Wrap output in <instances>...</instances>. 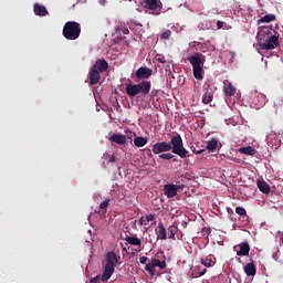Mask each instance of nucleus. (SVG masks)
Segmentation results:
<instances>
[{
    "label": "nucleus",
    "instance_id": "f257e3e1",
    "mask_svg": "<svg viewBox=\"0 0 283 283\" xmlns=\"http://www.w3.org/2000/svg\"><path fill=\"white\" fill-rule=\"evenodd\" d=\"M151 151L158 156L168 151H172V154H176V156H180L181 158H187V156H189V150L185 148L182 136H180V134L172 135L170 142L156 143L153 145Z\"/></svg>",
    "mask_w": 283,
    "mask_h": 283
},
{
    "label": "nucleus",
    "instance_id": "f03ea898",
    "mask_svg": "<svg viewBox=\"0 0 283 283\" xmlns=\"http://www.w3.org/2000/svg\"><path fill=\"white\" fill-rule=\"evenodd\" d=\"M189 63L192 65V73L197 81H202L205 74V61L207 57L202 53H196L188 57Z\"/></svg>",
    "mask_w": 283,
    "mask_h": 283
},
{
    "label": "nucleus",
    "instance_id": "7ed1b4c3",
    "mask_svg": "<svg viewBox=\"0 0 283 283\" xmlns=\"http://www.w3.org/2000/svg\"><path fill=\"white\" fill-rule=\"evenodd\" d=\"M151 92V82L147 80H143L138 84H127L126 85V94L127 96L134 97L142 94V96H147Z\"/></svg>",
    "mask_w": 283,
    "mask_h": 283
},
{
    "label": "nucleus",
    "instance_id": "20e7f679",
    "mask_svg": "<svg viewBox=\"0 0 283 283\" xmlns=\"http://www.w3.org/2000/svg\"><path fill=\"white\" fill-rule=\"evenodd\" d=\"M62 34L67 41H76L81 36V23L69 21L64 24Z\"/></svg>",
    "mask_w": 283,
    "mask_h": 283
},
{
    "label": "nucleus",
    "instance_id": "39448f33",
    "mask_svg": "<svg viewBox=\"0 0 283 283\" xmlns=\"http://www.w3.org/2000/svg\"><path fill=\"white\" fill-rule=\"evenodd\" d=\"M118 260H120V256H117L114 252H108L106 254V264L103 270V280H109V277L114 275Z\"/></svg>",
    "mask_w": 283,
    "mask_h": 283
},
{
    "label": "nucleus",
    "instance_id": "423d86ee",
    "mask_svg": "<svg viewBox=\"0 0 283 283\" xmlns=\"http://www.w3.org/2000/svg\"><path fill=\"white\" fill-rule=\"evenodd\" d=\"M260 46L262 50H275V48H280V35H271L263 42H260Z\"/></svg>",
    "mask_w": 283,
    "mask_h": 283
},
{
    "label": "nucleus",
    "instance_id": "0eeeda50",
    "mask_svg": "<svg viewBox=\"0 0 283 283\" xmlns=\"http://www.w3.org/2000/svg\"><path fill=\"white\" fill-rule=\"evenodd\" d=\"M180 189H185V185L166 184L164 186V193L167 196V198H176Z\"/></svg>",
    "mask_w": 283,
    "mask_h": 283
},
{
    "label": "nucleus",
    "instance_id": "6e6552de",
    "mask_svg": "<svg viewBox=\"0 0 283 283\" xmlns=\"http://www.w3.org/2000/svg\"><path fill=\"white\" fill-rule=\"evenodd\" d=\"M153 74H154V70H151V69H149L147 66H140L135 72V78L137 81H147V78H150Z\"/></svg>",
    "mask_w": 283,
    "mask_h": 283
},
{
    "label": "nucleus",
    "instance_id": "1a4fd4ad",
    "mask_svg": "<svg viewBox=\"0 0 283 283\" xmlns=\"http://www.w3.org/2000/svg\"><path fill=\"white\" fill-rule=\"evenodd\" d=\"M145 8H147V10H153L154 14H160L163 4L160 3V0H145Z\"/></svg>",
    "mask_w": 283,
    "mask_h": 283
},
{
    "label": "nucleus",
    "instance_id": "9d476101",
    "mask_svg": "<svg viewBox=\"0 0 283 283\" xmlns=\"http://www.w3.org/2000/svg\"><path fill=\"white\" fill-rule=\"evenodd\" d=\"M234 251H237V255L240 258H244L249 255V252L251 251V245H249V242H242L238 245H234Z\"/></svg>",
    "mask_w": 283,
    "mask_h": 283
},
{
    "label": "nucleus",
    "instance_id": "9b49d317",
    "mask_svg": "<svg viewBox=\"0 0 283 283\" xmlns=\"http://www.w3.org/2000/svg\"><path fill=\"white\" fill-rule=\"evenodd\" d=\"M108 67L109 64L107 63V61H105V59H98L92 66V69L99 72V74H103V72H107Z\"/></svg>",
    "mask_w": 283,
    "mask_h": 283
},
{
    "label": "nucleus",
    "instance_id": "f8f14e48",
    "mask_svg": "<svg viewBox=\"0 0 283 283\" xmlns=\"http://www.w3.org/2000/svg\"><path fill=\"white\" fill-rule=\"evenodd\" d=\"M90 85H98L101 83V72L96 69L91 67L88 72Z\"/></svg>",
    "mask_w": 283,
    "mask_h": 283
},
{
    "label": "nucleus",
    "instance_id": "ddd939ff",
    "mask_svg": "<svg viewBox=\"0 0 283 283\" xmlns=\"http://www.w3.org/2000/svg\"><path fill=\"white\" fill-rule=\"evenodd\" d=\"M33 12L35 17H48L50 12H48V9L43 4L35 3L33 7Z\"/></svg>",
    "mask_w": 283,
    "mask_h": 283
},
{
    "label": "nucleus",
    "instance_id": "4468645a",
    "mask_svg": "<svg viewBox=\"0 0 283 283\" xmlns=\"http://www.w3.org/2000/svg\"><path fill=\"white\" fill-rule=\"evenodd\" d=\"M111 143H115L116 145H126L127 144V136L122 134H113L109 137Z\"/></svg>",
    "mask_w": 283,
    "mask_h": 283
},
{
    "label": "nucleus",
    "instance_id": "2eb2a0df",
    "mask_svg": "<svg viewBox=\"0 0 283 283\" xmlns=\"http://www.w3.org/2000/svg\"><path fill=\"white\" fill-rule=\"evenodd\" d=\"M207 273V269L196 265L195 268L190 269V277H202Z\"/></svg>",
    "mask_w": 283,
    "mask_h": 283
},
{
    "label": "nucleus",
    "instance_id": "dca6fc26",
    "mask_svg": "<svg viewBox=\"0 0 283 283\" xmlns=\"http://www.w3.org/2000/svg\"><path fill=\"white\" fill-rule=\"evenodd\" d=\"M213 101V88H211V85L208 84L207 91L202 97V103L205 105H209Z\"/></svg>",
    "mask_w": 283,
    "mask_h": 283
},
{
    "label": "nucleus",
    "instance_id": "f3484780",
    "mask_svg": "<svg viewBox=\"0 0 283 283\" xmlns=\"http://www.w3.org/2000/svg\"><path fill=\"white\" fill-rule=\"evenodd\" d=\"M200 263L203 266H207L208 269H210V266H214L216 265V256L213 254H210V255L201 259Z\"/></svg>",
    "mask_w": 283,
    "mask_h": 283
},
{
    "label": "nucleus",
    "instance_id": "a211bd4d",
    "mask_svg": "<svg viewBox=\"0 0 283 283\" xmlns=\"http://www.w3.org/2000/svg\"><path fill=\"white\" fill-rule=\"evenodd\" d=\"M125 240L132 247H138L139 249L143 247V241H140V239L137 237H126Z\"/></svg>",
    "mask_w": 283,
    "mask_h": 283
},
{
    "label": "nucleus",
    "instance_id": "6ab92c4d",
    "mask_svg": "<svg viewBox=\"0 0 283 283\" xmlns=\"http://www.w3.org/2000/svg\"><path fill=\"white\" fill-rule=\"evenodd\" d=\"M154 220H156V214H148L139 219V224L140 227H147V224H149V222H154Z\"/></svg>",
    "mask_w": 283,
    "mask_h": 283
},
{
    "label": "nucleus",
    "instance_id": "aec40b11",
    "mask_svg": "<svg viewBox=\"0 0 283 283\" xmlns=\"http://www.w3.org/2000/svg\"><path fill=\"white\" fill-rule=\"evenodd\" d=\"M157 238L159 240H167V229H165V224H163V222L158 223Z\"/></svg>",
    "mask_w": 283,
    "mask_h": 283
},
{
    "label": "nucleus",
    "instance_id": "412c9836",
    "mask_svg": "<svg viewBox=\"0 0 283 283\" xmlns=\"http://www.w3.org/2000/svg\"><path fill=\"white\" fill-rule=\"evenodd\" d=\"M243 271H244L245 275H248V276L255 275V273H256L255 264H253V263L245 264L243 268Z\"/></svg>",
    "mask_w": 283,
    "mask_h": 283
},
{
    "label": "nucleus",
    "instance_id": "4be33fe9",
    "mask_svg": "<svg viewBox=\"0 0 283 283\" xmlns=\"http://www.w3.org/2000/svg\"><path fill=\"white\" fill-rule=\"evenodd\" d=\"M256 185H258L259 191H261L262 193L271 192V187L269 186V184H266V181H258Z\"/></svg>",
    "mask_w": 283,
    "mask_h": 283
},
{
    "label": "nucleus",
    "instance_id": "5701e85b",
    "mask_svg": "<svg viewBox=\"0 0 283 283\" xmlns=\"http://www.w3.org/2000/svg\"><path fill=\"white\" fill-rule=\"evenodd\" d=\"M223 92L226 96H234L235 95V86L233 84L229 83L223 86Z\"/></svg>",
    "mask_w": 283,
    "mask_h": 283
},
{
    "label": "nucleus",
    "instance_id": "b1692460",
    "mask_svg": "<svg viewBox=\"0 0 283 283\" xmlns=\"http://www.w3.org/2000/svg\"><path fill=\"white\" fill-rule=\"evenodd\" d=\"M239 154H244L245 156H255V148L251 146L239 148Z\"/></svg>",
    "mask_w": 283,
    "mask_h": 283
},
{
    "label": "nucleus",
    "instance_id": "393cba45",
    "mask_svg": "<svg viewBox=\"0 0 283 283\" xmlns=\"http://www.w3.org/2000/svg\"><path fill=\"white\" fill-rule=\"evenodd\" d=\"M149 143V139L147 137H135L134 145L135 147H145Z\"/></svg>",
    "mask_w": 283,
    "mask_h": 283
},
{
    "label": "nucleus",
    "instance_id": "a878e982",
    "mask_svg": "<svg viewBox=\"0 0 283 283\" xmlns=\"http://www.w3.org/2000/svg\"><path fill=\"white\" fill-rule=\"evenodd\" d=\"M206 149H208L209 151H216V149H218V140L216 138H211L208 142Z\"/></svg>",
    "mask_w": 283,
    "mask_h": 283
},
{
    "label": "nucleus",
    "instance_id": "bb28decb",
    "mask_svg": "<svg viewBox=\"0 0 283 283\" xmlns=\"http://www.w3.org/2000/svg\"><path fill=\"white\" fill-rule=\"evenodd\" d=\"M168 233H169V239L170 240H176V233H178V226L171 224L168 228Z\"/></svg>",
    "mask_w": 283,
    "mask_h": 283
},
{
    "label": "nucleus",
    "instance_id": "cd10ccee",
    "mask_svg": "<svg viewBox=\"0 0 283 283\" xmlns=\"http://www.w3.org/2000/svg\"><path fill=\"white\" fill-rule=\"evenodd\" d=\"M272 21H275V14H265L259 20V23H271Z\"/></svg>",
    "mask_w": 283,
    "mask_h": 283
},
{
    "label": "nucleus",
    "instance_id": "c85d7f7f",
    "mask_svg": "<svg viewBox=\"0 0 283 283\" xmlns=\"http://www.w3.org/2000/svg\"><path fill=\"white\" fill-rule=\"evenodd\" d=\"M151 262H153L155 269H156V266H158L159 269H167V262H165V261H160L158 259H153Z\"/></svg>",
    "mask_w": 283,
    "mask_h": 283
},
{
    "label": "nucleus",
    "instance_id": "c756f323",
    "mask_svg": "<svg viewBox=\"0 0 283 283\" xmlns=\"http://www.w3.org/2000/svg\"><path fill=\"white\" fill-rule=\"evenodd\" d=\"M155 265L153 263V261L148 264H146L145 270L149 273V275H151V277H154V275H156V270H155Z\"/></svg>",
    "mask_w": 283,
    "mask_h": 283
},
{
    "label": "nucleus",
    "instance_id": "7c9ffc66",
    "mask_svg": "<svg viewBox=\"0 0 283 283\" xmlns=\"http://www.w3.org/2000/svg\"><path fill=\"white\" fill-rule=\"evenodd\" d=\"M174 154H171V153H161L159 156H158V158L160 159V160H171V159H174Z\"/></svg>",
    "mask_w": 283,
    "mask_h": 283
},
{
    "label": "nucleus",
    "instance_id": "2f4dec72",
    "mask_svg": "<svg viewBox=\"0 0 283 283\" xmlns=\"http://www.w3.org/2000/svg\"><path fill=\"white\" fill-rule=\"evenodd\" d=\"M235 213H238V216H241L242 218H249V216H247V209L242 207H237Z\"/></svg>",
    "mask_w": 283,
    "mask_h": 283
},
{
    "label": "nucleus",
    "instance_id": "473e14b6",
    "mask_svg": "<svg viewBox=\"0 0 283 283\" xmlns=\"http://www.w3.org/2000/svg\"><path fill=\"white\" fill-rule=\"evenodd\" d=\"M116 34H129V29L125 25H120L116 29Z\"/></svg>",
    "mask_w": 283,
    "mask_h": 283
},
{
    "label": "nucleus",
    "instance_id": "72a5a7b5",
    "mask_svg": "<svg viewBox=\"0 0 283 283\" xmlns=\"http://www.w3.org/2000/svg\"><path fill=\"white\" fill-rule=\"evenodd\" d=\"M91 283H101V282H107V280L103 279L102 275H96L90 280Z\"/></svg>",
    "mask_w": 283,
    "mask_h": 283
},
{
    "label": "nucleus",
    "instance_id": "f704fd0d",
    "mask_svg": "<svg viewBox=\"0 0 283 283\" xmlns=\"http://www.w3.org/2000/svg\"><path fill=\"white\" fill-rule=\"evenodd\" d=\"M171 36V30L167 29L166 31H164L161 34H160V39L163 41H167V39H169Z\"/></svg>",
    "mask_w": 283,
    "mask_h": 283
},
{
    "label": "nucleus",
    "instance_id": "c9c22d12",
    "mask_svg": "<svg viewBox=\"0 0 283 283\" xmlns=\"http://www.w3.org/2000/svg\"><path fill=\"white\" fill-rule=\"evenodd\" d=\"M155 60L157 61V63H161V64L167 63V60L165 59V55H163V54H156Z\"/></svg>",
    "mask_w": 283,
    "mask_h": 283
},
{
    "label": "nucleus",
    "instance_id": "e433bc0d",
    "mask_svg": "<svg viewBox=\"0 0 283 283\" xmlns=\"http://www.w3.org/2000/svg\"><path fill=\"white\" fill-rule=\"evenodd\" d=\"M126 137L132 140V138H136V133L132 132V130H126Z\"/></svg>",
    "mask_w": 283,
    "mask_h": 283
},
{
    "label": "nucleus",
    "instance_id": "4c0bfd02",
    "mask_svg": "<svg viewBox=\"0 0 283 283\" xmlns=\"http://www.w3.org/2000/svg\"><path fill=\"white\" fill-rule=\"evenodd\" d=\"M107 207H109V199H105L101 205H99V209H106Z\"/></svg>",
    "mask_w": 283,
    "mask_h": 283
},
{
    "label": "nucleus",
    "instance_id": "58836bf2",
    "mask_svg": "<svg viewBox=\"0 0 283 283\" xmlns=\"http://www.w3.org/2000/svg\"><path fill=\"white\" fill-rule=\"evenodd\" d=\"M266 140H268V144H269V145H273V133H270V134L266 136Z\"/></svg>",
    "mask_w": 283,
    "mask_h": 283
},
{
    "label": "nucleus",
    "instance_id": "ea45409f",
    "mask_svg": "<svg viewBox=\"0 0 283 283\" xmlns=\"http://www.w3.org/2000/svg\"><path fill=\"white\" fill-rule=\"evenodd\" d=\"M139 262H140V264H147V262H149V258H147V256H142V258L139 259Z\"/></svg>",
    "mask_w": 283,
    "mask_h": 283
},
{
    "label": "nucleus",
    "instance_id": "a19ab883",
    "mask_svg": "<svg viewBox=\"0 0 283 283\" xmlns=\"http://www.w3.org/2000/svg\"><path fill=\"white\" fill-rule=\"evenodd\" d=\"M217 27H218V30H222V28H224V22L218 21Z\"/></svg>",
    "mask_w": 283,
    "mask_h": 283
},
{
    "label": "nucleus",
    "instance_id": "79ce46f5",
    "mask_svg": "<svg viewBox=\"0 0 283 283\" xmlns=\"http://www.w3.org/2000/svg\"><path fill=\"white\" fill-rule=\"evenodd\" d=\"M108 163H116V156L115 155H111Z\"/></svg>",
    "mask_w": 283,
    "mask_h": 283
},
{
    "label": "nucleus",
    "instance_id": "37998d69",
    "mask_svg": "<svg viewBox=\"0 0 283 283\" xmlns=\"http://www.w3.org/2000/svg\"><path fill=\"white\" fill-rule=\"evenodd\" d=\"M205 153V149L193 150V154H202Z\"/></svg>",
    "mask_w": 283,
    "mask_h": 283
},
{
    "label": "nucleus",
    "instance_id": "c03bdc74",
    "mask_svg": "<svg viewBox=\"0 0 283 283\" xmlns=\"http://www.w3.org/2000/svg\"><path fill=\"white\" fill-rule=\"evenodd\" d=\"M256 98H261V101H264V95L258 94Z\"/></svg>",
    "mask_w": 283,
    "mask_h": 283
},
{
    "label": "nucleus",
    "instance_id": "a18cd8bd",
    "mask_svg": "<svg viewBox=\"0 0 283 283\" xmlns=\"http://www.w3.org/2000/svg\"><path fill=\"white\" fill-rule=\"evenodd\" d=\"M263 32L264 34H271V31L269 29H265Z\"/></svg>",
    "mask_w": 283,
    "mask_h": 283
},
{
    "label": "nucleus",
    "instance_id": "49530a36",
    "mask_svg": "<svg viewBox=\"0 0 283 283\" xmlns=\"http://www.w3.org/2000/svg\"><path fill=\"white\" fill-rule=\"evenodd\" d=\"M182 227H184V229H187V222H182Z\"/></svg>",
    "mask_w": 283,
    "mask_h": 283
},
{
    "label": "nucleus",
    "instance_id": "de8ad7c7",
    "mask_svg": "<svg viewBox=\"0 0 283 283\" xmlns=\"http://www.w3.org/2000/svg\"><path fill=\"white\" fill-rule=\"evenodd\" d=\"M147 156H151V149H148Z\"/></svg>",
    "mask_w": 283,
    "mask_h": 283
},
{
    "label": "nucleus",
    "instance_id": "09e8293b",
    "mask_svg": "<svg viewBox=\"0 0 283 283\" xmlns=\"http://www.w3.org/2000/svg\"><path fill=\"white\" fill-rule=\"evenodd\" d=\"M254 103L258 105H262V103H260V102H256V99H254Z\"/></svg>",
    "mask_w": 283,
    "mask_h": 283
},
{
    "label": "nucleus",
    "instance_id": "8fccbe9b",
    "mask_svg": "<svg viewBox=\"0 0 283 283\" xmlns=\"http://www.w3.org/2000/svg\"><path fill=\"white\" fill-rule=\"evenodd\" d=\"M275 28L277 29V28H279V25H277V24H275Z\"/></svg>",
    "mask_w": 283,
    "mask_h": 283
}]
</instances>
